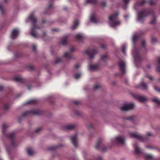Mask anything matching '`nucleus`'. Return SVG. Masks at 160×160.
<instances>
[{
	"label": "nucleus",
	"mask_w": 160,
	"mask_h": 160,
	"mask_svg": "<svg viewBox=\"0 0 160 160\" xmlns=\"http://www.w3.org/2000/svg\"><path fill=\"white\" fill-rule=\"evenodd\" d=\"M134 106V104L131 103L124 105L121 108V109L123 111H127L132 109Z\"/></svg>",
	"instance_id": "12"
},
{
	"label": "nucleus",
	"mask_w": 160,
	"mask_h": 160,
	"mask_svg": "<svg viewBox=\"0 0 160 160\" xmlns=\"http://www.w3.org/2000/svg\"><path fill=\"white\" fill-rule=\"evenodd\" d=\"M68 37L65 36L63 37L61 39V43L62 44L65 45L67 44V43Z\"/></svg>",
	"instance_id": "22"
},
{
	"label": "nucleus",
	"mask_w": 160,
	"mask_h": 160,
	"mask_svg": "<svg viewBox=\"0 0 160 160\" xmlns=\"http://www.w3.org/2000/svg\"><path fill=\"white\" fill-rule=\"evenodd\" d=\"M28 69L29 70L32 71L34 69V67L32 66H29L28 67Z\"/></svg>",
	"instance_id": "43"
},
{
	"label": "nucleus",
	"mask_w": 160,
	"mask_h": 160,
	"mask_svg": "<svg viewBox=\"0 0 160 160\" xmlns=\"http://www.w3.org/2000/svg\"><path fill=\"white\" fill-rule=\"evenodd\" d=\"M6 149L7 150V152L8 153H9L10 151V150L9 149V148H8V147H7V146H6Z\"/></svg>",
	"instance_id": "58"
},
{
	"label": "nucleus",
	"mask_w": 160,
	"mask_h": 160,
	"mask_svg": "<svg viewBox=\"0 0 160 160\" xmlns=\"http://www.w3.org/2000/svg\"><path fill=\"white\" fill-rule=\"evenodd\" d=\"M118 65L119 67L120 70L122 74H125L126 72L125 70V63L122 61H120L118 63Z\"/></svg>",
	"instance_id": "11"
},
{
	"label": "nucleus",
	"mask_w": 160,
	"mask_h": 160,
	"mask_svg": "<svg viewBox=\"0 0 160 160\" xmlns=\"http://www.w3.org/2000/svg\"><path fill=\"white\" fill-rule=\"evenodd\" d=\"M31 87V85H28L27 86V88L29 90L30 89Z\"/></svg>",
	"instance_id": "59"
},
{
	"label": "nucleus",
	"mask_w": 160,
	"mask_h": 160,
	"mask_svg": "<svg viewBox=\"0 0 160 160\" xmlns=\"http://www.w3.org/2000/svg\"><path fill=\"white\" fill-rule=\"evenodd\" d=\"M3 87L2 86H0V91H2L3 89Z\"/></svg>",
	"instance_id": "61"
},
{
	"label": "nucleus",
	"mask_w": 160,
	"mask_h": 160,
	"mask_svg": "<svg viewBox=\"0 0 160 160\" xmlns=\"http://www.w3.org/2000/svg\"><path fill=\"white\" fill-rule=\"evenodd\" d=\"M19 33V31L17 29H13L11 33V38L12 39H14Z\"/></svg>",
	"instance_id": "18"
},
{
	"label": "nucleus",
	"mask_w": 160,
	"mask_h": 160,
	"mask_svg": "<svg viewBox=\"0 0 160 160\" xmlns=\"http://www.w3.org/2000/svg\"><path fill=\"white\" fill-rule=\"evenodd\" d=\"M32 46L33 51L34 52H35L36 51V48L35 46L34 45H33Z\"/></svg>",
	"instance_id": "54"
},
{
	"label": "nucleus",
	"mask_w": 160,
	"mask_h": 160,
	"mask_svg": "<svg viewBox=\"0 0 160 160\" xmlns=\"http://www.w3.org/2000/svg\"><path fill=\"white\" fill-rule=\"evenodd\" d=\"M127 48V46L125 44H124L122 46V51L123 52L124 54H126V52L125 50Z\"/></svg>",
	"instance_id": "33"
},
{
	"label": "nucleus",
	"mask_w": 160,
	"mask_h": 160,
	"mask_svg": "<svg viewBox=\"0 0 160 160\" xmlns=\"http://www.w3.org/2000/svg\"><path fill=\"white\" fill-rule=\"evenodd\" d=\"M42 114V111L40 109L33 110L27 111L22 114V117H24L28 115H39Z\"/></svg>",
	"instance_id": "5"
},
{
	"label": "nucleus",
	"mask_w": 160,
	"mask_h": 160,
	"mask_svg": "<svg viewBox=\"0 0 160 160\" xmlns=\"http://www.w3.org/2000/svg\"><path fill=\"white\" fill-rule=\"evenodd\" d=\"M133 147L135 149V152L137 154H139L141 152V151L138 147L137 143H135L133 145Z\"/></svg>",
	"instance_id": "21"
},
{
	"label": "nucleus",
	"mask_w": 160,
	"mask_h": 160,
	"mask_svg": "<svg viewBox=\"0 0 160 160\" xmlns=\"http://www.w3.org/2000/svg\"><path fill=\"white\" fill-rule=\"evenodd\" d=\"M116 142L121 144H124L125 137L123 136L120 135L116 137Z\"/></svg>",
	"instance_id": "13"
},
{
	"label": "nucleus",
	"mask_w": 160,
	"mask_h": 160,
	"mask_svg": "<svg viewBox=\"0 0 160 160\" xmlns=\"http://www.w3.org/2000/svg\"><path fill=\"white\" fill-rule=\"evenodd\" d=\"M89 68L90 70H96L98 69L99 66L98 64L94 65L90 64L89 65Z\"/></svg>",
	"instance_id": "20"
},
{
	"label": "nucleus",
	"mask_w": 160,
	"mask_h": 160,
	"mask_svg": "<svg viewBox=\"0 0 160 160\" xmlns=\"http://www.w3.org/2000/svg\"><path fill=\"white\" fill-rule=\"evenodd\" d=\"M157 62L158 65L157 67V71L158 72H160V58L158 57L157 59Z\"/></svg>",
	"instance_id": "27"
},
{
	"label": "nucleus",
	"mask_w": 160,
	"mask_h": 160,
	"mask_svg": "<svg viewBox=\"0 0 160 160\" xmlns=\"http://www.w3.org/2000/svg\"><path fill=\"white\" fill-rule=\"evenodd\" d=\"M27 152L28 155H32L34 153V151L31 148H28L27 149Z\"/></svg>",
	"instance_id": "26"
},
{
	"label": "nucleus",
	"mask_w": 160,
	"mask_h": 160,
	"mask_svg": "<svg viewBox=\"0 0 160 160\" xmlns=\"http://www.w3.org/2000/svg\"><path fill=\"white\" fill-rule=\"evenodd\" d=\"M106 4V2L104 1H102L101 3V5L102 6L104 7Z\"/></svg>",
	"instance_id": "42"
},
{
	"label": "nucleus",
	"mask_w": 160,
	"mask_h": 160,
	"mask_svg": "<svg viewBox=\"0 0 160 160\" xmlns=\"http://www.w3.org/2000/svg\"><path fill=\"white\" fill-rule=\"evenodd\" d=\"M13 79L14 81L19 82L22 83L25 82L26 81L25 79L21 76L15 77L13 78Z\"/></svg>",
	"instance_id": "16"
},
{
	"label": "nucleus",
	"mask_w": 160,
	"mask_h": 160,
	"mask_svg": "<svg viewBox=\"0 0 160 160\" xmlns=\"http://www.w3.org/2000/svg\"><path fill=\"white\" fill-rule=\"evenodd\" d=\"M100 87V86L99 85H97L94 87L93 89L94 90H96L97 89L99 88Z\"/></svg>",
	"instance_id": "46"
},
{
	"label": "nucleus",
	"mask_w": 160,
	"mask_h": 160,
	"mask_svg": "<svg viewBox=\"0 0 160 160\" xmlns=\"http://www.w3.org/2000/svg\"><path fill=\"white\" fill-rule=\"evenodd\" d=\"M8 127V125L5 123H3L2 126V132L3 134H4L9 139L11 140V144L12 147L15 148L17 146V144L15 142V133L13 132H12L9 133L7 135H5V132L6 129Z\"/></svg>",
	"instance_id": "2"
},
{
	"label": "nucleus",
	"mask_w": 160,
	"mask_h": 160,
	"mask_svg": "<svg viewBox=\"0 0 160 160\" xmlns=\"http://www.w3.org/2000/svg\"><path fill=\"white\" fill-rule=\"evenodd\" d=\"M78 20L77 19L75 20L74 22L73 25L72 27V29L73 30L75 29L78 25Z\"/></svg>",
	"instance_id": "25"
},
{
	"label": "nucleus",
	"mask_w": 160,
	"mask_h": 160,
	"mask_svg": "<svg viewBox=\"0 0 160 160\" xmlns=\"http://www.w3.org/2000/svg\"><path fill=\"white\" fill-rule=\"evenodd\" d=\"M134 116H130L129 117L127 118L126 119L127 120H132L134 119Z\"/></svg>",
	"instance_id": "44"
},
{
	"label": "nucleus",
	"mask_w": 160,
	"mask_h": 160,
	"mask_svg": "<svg viewBox=\"0 0 160 160\" xmlns=\"http://www.w3.org/2000/svg\"><path fill=\"white\" fill-rule=\"evenodd\" d=\"M64 56L66 58L68 59H70L72 58V56L70 53L66 52L64 55Z\"/></svg>",
	"instance_id": "28"
},
{
	"label": "nucleus",
	"mask_w": 160,
	"mask_h": 160,
	"mask_svg": "<svg viewBox=\"0 0 160 160\" xmlns=\"http://www.w3.org/2000/svg\"><path fill=\"white\" fill-rule=\"evenodd\" d=\"M84 53L89 57L90 59H92L94 57L95 54L97 53V51L95 49H88L84 51Z\"/></svg>",
	"instance_id": "8"
},
{
	"label": "nucleus",
	"mask_w": 160,
	"mask_h": 160,
	"mask_svg": "<svg viewBox=\"0 0 160 160\" xmlns=\"http://www.w3.org/2000/svg\"><path fill=\"white\" fill-rule=\"evenodd\" d=\"M133 54L136 63L140 62L142 61L141 56L139 51L136 49L134 50L133 51Z\"/></svg>",
	"instance_id": "6"
},
{
	"label": "nucleus",
	"mask_w": 160,
	"mask_h": 160,
	"mask_svg": "<svg viewBox=\"0 0 160 160\" xmlns=\"http://www.w3.org/2000/svg\"><path fill=\"white\" fill-rule=\"evenodd\" d=\"M57 147L56 146H52V147H50L48 148V149L49 150H54L55 149L57 148Z\"/></svg>",
	"instance_id": "41"
},
{
	"label": "nucleus",
	"mask_w": 160,
	"mask_h": 160,
	"mask_svg": "<svg viewBox=\"0 0 160 160\" xmlns=\"http://www.w3.org/2000/svg\"><path fill=\"white\" fill-rule=\"evenodd\" d=\"M107 58V55L106 54H105L103 55L101 57V58L102 60H104V59Z\"/></svg>",
	"instance_id": "45"
},
{
	"label": "nucleus",
	"mask_w": 160,
	"mask_h": 160,
	"mask_svg": "<svg viewBox=\"0 0 160 160\" xmlns=\"http://www.w3.org/2000/svg\"><path fill=\"white\" fill-rule=\"evenodd\" d=\"M81 75V74L80 73H76L74 75V77L75 79H78Z\"/></svg>",
	"instance_id": "38"
},
{
	"label": "nucleus",
	"mask_w": 160,
	"mask_h": 160,
	"mask_svg": "<svg viewBox=\"0 0 160 160\" xmlns=\"http://www.w3.org/2000/svg\"><path fill=\"white\" fill-rule=\"evenodd\" d=\"M90 18L91 21L94 23H97L98 21V19L96 18V15L94 13L91 14Z\"/></svg>",
	"instance_id": "19"
},
{
	"label": "nucleus",
	"mask_w": 160,
	"mask_h": 160,
	"mask_svg": "<svg viewBox=\"0 0 160 160\" xmlns=\"http://www.w3.org/2000/svg\"><path fill=\"white\" fill-rule=\"evenodd\" d=\"M147 135L148 136H152V134L151 133L149 132H148L147 133Z\"/></svg>",
	"instance_id": "62"
},
{
	"label": "nucleus",
	"mask_w": 160,
	"mask_h": 160,
	"mask_svg": "<svg viewBox=\"0 0 160 160\" xmlns=\"http://www.w3.org/2000/svg\"><path fill=\"white\" fill-rule=\"evenodd\" d=\"M88 127L89 129H91L93 128L92 125L91 124H89L88 125Z\"/></svg>",
	"instance_id": "51"
},
{
	"label": "nucleus",
	"mask_w": 160,
	"mask_h": 160,
	"mask_svg": "<svg viewBox=\"0 0 160 160\" xmlns=\"http://www.w3.org/2000/svg\"><path fill=\"white\" fill-rule=\"evenodd\" d=\"M157 41V39L155 38H152V42L154 43Z\"/></svg>",
	"instance_id": "47"
},
{
	"label": "nucleus",
	"mask_w": 160,
	"mask_h": 160,
	"mask_svg": "<svg viewBox=\"0 0 160 160\" xmlns=\"http://www.w3.org/2000/svg\"><path fill=\"white\" fill-rule=\"evenodd\" d=\"M73 103L75 105H78L80 103V102L78 101H74L73 102Z\"/></svg>",
	"instance_id": "48"
},
{
	"label": "nucleus",
	"mask_w": 160,
	"mask_h": 160,
	"mask_svg": "<svg viewBox=\"0 0 160 160\" xmlns=\"http://www.w3.org/2000/svg\"><path fill=\"white\" fill-rule=\"evenodd\" d=\"M118 15V12L112 14L109 17V19L111 22H110V24L111 27H114L120 24V22L118 21H115Z\"/></svg>",
	"instance_id": "4"
},
{
	"label": "nucleus",
	"mask_w": 160,
	"mask_h": 160,
	"mask_svg": "<svg viewBox=\"0 0 160 160\" xmlns=\"http://www.w3.org/2000/svg\"><path fill=\"white\" fill-rule=\"evenodd\" d=\"M144 157L146 160L152 159L153 158L152 156L149 154H145L144 155Z\"/></svg>",
	"instance_id": "29"
},
{
	"label": "nucleus",
	"mask_w": 160,
	"mask_h": 160,
	"mask_svg": "<svg viewBox=\"0 0 160 160\" xmlns=\"http://www.w3.org/2000/svg\"><path fill=\"white\" fill-rule=\"evenodd\" d=\"M97 159L98 160H102V158L100 156H98L97 158Z\"/></svg>",
	"instance_id": "55"
},
{
	"label": "nucleus",
	"mask_w": 160,
	"mask_h": 160,
	"mask_svg": "<svg viewBox=\"0 0 160 160\" xmlns=\"http://www.w3.org/2000/svg\"><path fill=\"white\" fill-rule=\"evenodd\" d=\"M153 102H155L158 105H160V100L157 98H153L152 99Z\"/></svg>",
	"instance_id": "30"
},
{
	"label": "nucleus",
	"mask_w": 160,
	"mask_h": 160,
	"mask_svg": "<svg viewBox=\"0 0 160 160\" xmlns=\"http://www.w3.org/2000/svg\"><path fill=\"white\" fill-rule=\"evenodd\" d=\"M130 0H123V2L126 3H128L129 2Z\"/></svg>",
	"instance_id": "57"
},
{
	"label": "nucleus",
	"mask_w": 160,
	"mask_h": 160,
	"mask_svg": "<svg viewBox=\"0 0 160 160\" xmlns=\"http://www.w3.org/2000/svg\"><path fill=\"white\" fill-rule=\"evenodd\" d=\"M74 48L73 47H71L70 49V52H72L74 51Z\"/></svg>",
	"instance_id": "56"
},
{
	"label": "nucleus",
	"mask_w": 160,
	"mask_h": 160,
	"mask_svg": "<svg viewBox=\"0 0 160 160\" xmlns=\"http://www.w3.org/2000/svg\"><path fill=\"white\" fill-rule=\"evenodd\" d=\"M10 107V105L8 103H6L4 104L3 108L4 110H7Z\"/></svg>",
	"instance_id": "31"
},
{
	"label": "nucleus",
	"mask_w": 160,
	"mask_h": 160,
	"mask_svg": "<svg viewBox=\"0 0 160 160\" xmlns=\"http://www.w3.org/2000/svg\"><path fill=\"white\" fill-rule=\"evenodd\" d=\"M148 2L149 4L151 5H155L156 4V2L153 0H150L148 1L147 0H142L141 1H138L136 3V5H138L139 6H142L145 3Z\"/></svg>",
	"instance_id": "9"
},
{
	"label": "nucleus",
	"mask_w": 160,
	"mask_h": 160,
	"mask_svg": "<svg viewBox=\"0 0 160 160\" xmlns=\"http://www.w3.org/2000/svg\"><path fill=\"white\" fill-rule=\"evenodd\" d=\"M141 86L142 87V88L144 90H146L147 88V85L143 82H142L141 83Z\"/></svg>",
	"instance_id": "34"
},
{
	"label": "nucleus",
	"mask_w": 160,
	"mask_h": 160,
	"mask_svg": "<svg viewBox=\"0 0 160 160\" xmlns=\"http://www.w3.org/2000/svg\"><path fill=\"white\" fill-rule=\"evenodd\" d=\"M78 40H80L82 38V36L80 34H77L75 37Z\"/></svg>",
	"instance_id": "36"
},
{
	"label": "nucleus",
	"mask_w": 160,
	"mask_h": 160,
	"mask_svg": "<svg viewBox=\"0 0 160 160\" xmlns=\"http://www.w3.org/2000/svg\"><path fill=\"white\" fill-rule=\"evenodd\" d=\"M0 10L1 11L2 14L3 15L4 14V7L1 4H0Z\"/></svg>",
	"instance_id": "35"
},
{
	"label": "nucleus",
	"mask_w": 160,
	"mask_h": 160,
	"mask_svg": "<svg viewBox=\"0 0 160 160\" xmlns=\"http://www.w3.org/2000/svg\"><path fill=\"white\" fill-rule=\"evenodd\" d=\"M102 139L101 138L97 140L95 145V148L97 149H99L101 148L102 151L103 152H105L106 151V148L103 146L102 142Z\"/></svg>",
	"instance_id": "7"
},
{
	"label": "nucleus",
	"mask_w": 160,
	"mask_h": 160,
	"mask_svg": "<svg viewBox=\"0 0 160 160\" xmlns=\"http://www.w3.org/2000/svg\"><path fill=\"white\" fill-rule=\"evenodd\" d=\"M145 44V42L144 40H143L142 42V47H144Z\"/></svg>",
	"instance_id": "52"
},
{
	"label": "nucleus",
	"mask_w": 160,
	"mask_h": 160,
	"mask_svg": "<svg viewBox=\"0 0 160 160\" xmlns=\"http://www.w3.org/2000/svg\"><path fill=\"white\" fill-rule=\"evenodd\" d=\"M38 102V101L36 99L31 100L27 101L25 104H37Z\"/></svg>",
	"instance_id": "23"
},
{
	"label": "nucleus",
	"mask_w": 160,
	"mask_h": 160,
	"mask_svg": "<svg viewBox=\"0 0 160 160\" xmlns=\"http://www.w3.org/2000/svg\"><path fill=\"white\" fill-rule=\"evenodd\" d=\"M52 31H58V29L56 28H53L52 29Z\"/></svg>",
	"instance_id": "60"
},
{
	"label": "nucleus",
	"mask_w": 160,
	"mask_h": 160,
	"mask_svg": "<svg viewBox=\"0 0 160 160\" xmlns=\"http://www.w3.org/2000/svg\"><path fill=\"white\" fill-rule=\"evenodd\" d=\"M80 66V65L78 63L76 64L75 66V67L76 68H78Z\"/></svg>",
	"instance_id": "53"
},
{
	"label": "nucleus",
	"mask_w": 160,
	"mask_h": 160,
	"mask_svg": "<svg viewBox=\"0 0 160 160\" xmlns=\"http://www.w3.org/2000/svg\"><path fill=\"white\" fill-rule=\"evenodd\" d=\"M53 8L52 6V0H51L48 4V7L46 8V11L45 12L46 13L50 14L48 12L50 11L51 9Z\"/></svg>",
	"instance_id": "17"
},
{
	"label": "nucleus",
	"mask_w": 160,
	"mask_h": 160,
	"mask_svg": "<svg viewBox=\"0 0 160 160\" xmlns=\"http://www.w3.org/2000/svg\"><path fill=\"white\" fill-rule=\"evenodd\" d=\"M41 130V128H37L36 129L35 132H39V131H40Z\"/></svg>",
	"instance_id": "50"
},
{
	"label": "nucleus",
	"mask_w": 160,
	"mask_h": 160,
	"mask_svg": "<svg viewBox=\"0 0 160 160\" xmlns=\"http://www.w3.org/2000/svg\"><path fill=\"white\" fill-rule=\"evenodd\" d=\"M75 127V126L73 124H70L66 125L64 126V129L65 130H72Z\"/></svg>",
	"instance_id": "24"
},
{
	"label": "nucleus",
	"mask_w": 160,
	"mask_h": 160,
	"mask_svg": "<svg viewBox=\"0 0 160 160\" xmlns=\"http://www.w3.org/2000/svg\"><path fill=\"white\" fill-rule=\"evenodd\" d=\"M138 38L136 35H134L133 37V41L134 43H135Z\"/></svg>",
	"instance_id": "37"
},
{
	"label": "nucleus",
	"mask_w": 160,
	"mask_h": 160,
	"mask_svg": "<svg viewBox=\"0 0 160 160\" xmlns=\"http://www.w3.org/2000/svg\"><path fill=\"white\" fill-rule=\"evenodd\" d=\"M97 1V0H86V2L87 3L94 4L96 3Z\"/></svg>",
	"instance_id": "32"
},
{
	"label": "nucleus",
	"mask_w": 160,
	"mask_h": 160,
	"mask_svg": "<svg viewBox=\"0 0 160 160\" xmlns=\"http://www.w3.org/2000/svg\"><path fill=\"white\" fill-rule=\"evenodd\" d=\"M135 98L141 102H144L147 100V98L145 97H143L138 95H135L134 96Z\"/></svg>",
	"instance_id": "15"
},
{
	"label": "nucleus",
	"mask_w": 160,
	"mask_h": 160,
	"mask_svg": "<svg viewBox=\"0 0 160 160\" xmlns=\"http://www.w3.org/2000/svg\"><path fill=\"white\" fill-rule=\"evenodd\" d=\"M61 61H62V59H61V58H57L56 59V61L55 63V64H57V63H58L60 62H61Z\"/></svg>",
	"instance_id": "39"
},
{
	"label": "nucleus",
	"mask_w": 160,
	"mask_h": 160,
	"mask_svg": "<svg viewBox=\"0 0 160 160\" xmlns=\"http://www.w3.org/2000/svg\"><path fill=\"white\" fill-rule=\"evenodd\" d=\"M156 21V20L154 16L153 19L150 22V23L151 24H153L155 23Z\"/></svg>",
	"instance_id": "40"
},
{
	"label": "nucleus",
	"mask_w": 160,
	"mask_h": 160,
	"mask_svg": "<svg viewBox=\"0 0 160 160\" xmlns=\"http://www.w3.org/2000/svg\"><path fill=\"white\" fill-rule=\"evenodd\" d=\"M29 19L31 20L32 24V27L31 28L30 35L34 38H36L37 35L36 30L40 28L38 26L36 25L37 19L34 17L33 13H32L30 14L29 17Z\"/></svg>",
	"instance_id": "1"
},
{
	"label": "nucleus",
	"mask_w": 160,
	"mask_h": 160,
	"mask_svg": "<svg viewBox=\"0 0 160 160\" xmlns=\"http://www.w3.org/2000/svg\"><path fill=\"white\" fill-rule=\"evenodd\" d=\"M77 134L76 133L74 136H72L71 137V139L72 141V143L74 145L75 147H77Z\"/></svg>",
	"instance_id": "14"
},
{
	"label": "nucleus",
	"mask_w": 160,
	"mask_h": 160,
	"mask_svg": "<svg viewBox=\"0 0 160 160\" xmlns=\"http://www.w3.org/2000/svg\"><path fill=\"white\" fill-rule=\"evenodd\" d=\"M150 14L153 15L152 11H150L148 9H143L138 13V21L142 22L144 17H147Z\"/></svg>",
	"instance_id": "3"
},
{
	"label": "nucleus",
	"mask_w": 160,
	"mask_h": 160,
	"mask_svg": "<svg viewBox=\"0 0 160 160\" xmlns=\"http://www.w3.org/2000/svg\"><path fill=\"white\" fill-rule=\"evenodd\" d=\"M148 78L151 80H152L153 79V78L152 76H149L148 77Z\"/></svg>",
	"instance_id": "63"
},
{
	"label": "nucleus",
	"mask_w": 160,
	"mask_h": 160,
	"mask_svg": "<svg viewBox=\"0 0 160 160\" xmlns=\"http://www.w3.org/2000/svg\"><path fill=\"white\" fill-rule=\"evenodd\" d=\"M106 45L105 44H102L101 45V48H102L104 49L106 48Z\"/></svg>",
	"instance_id": "49"
},
{
	"label": "nucleus",
	"mask_w": 160,
	"mask_h": 160,
	"mask_svg": "<svg viewBox=\"0 0 160 160\" xmlns=\"http://www.w3.org/2000/svg\"><path fill=\"white\" fill-rule=\"evenodd\" d=\"M45 21L44 20H42V24L45 23Z\"/></svg>",
	"instance_id": "64"
},
{
	"label": "nucleus",
	"mask_w": 160,
	"mask_h": 160,
	"mask_svg": "<svg viewBox=\"0 0 160 160\" xmlns=\"http://www.w3.org/2000/svg\"><path fill=\"white\" fill-rule=\"evenodd\" d=\"M130 135L132 138H136L142 141H144V138L137 133H130Z\"/></svg>",
	"instance_id": "10"
}]
</instances>
